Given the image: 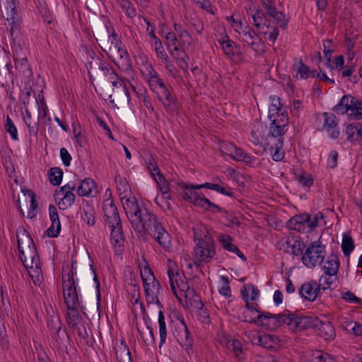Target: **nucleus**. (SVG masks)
I'll return each instance as SVG.
<instances>
[{"instance_id": "47", "label": "nucleus", "mask_w": 362, "mask_h": 362, "mask_svg": "<svg viewBox=\"0 0 362 362\" xmlns=\"http://www.w3.org/2000/svg\"><path fill=\"white\" fill-rule=\"evenodd\" d=\"M293 70L296 71V78L307 79L309 78L310 69L302 59L298 62V64L293 66Z\"/></svg>"}, {"instance_id": "41", "label": "nucleus", "mask_w": 362, "mask_h": 362, "mask_svg": "<svg viewBox=\"0 0 362 362\" xmlns=\"http://www.w3.org/2000/svg\"><path fill=\"white\" fill-rule=\"evenodd\" d=\"M158 324L160 334L159 348H161V346L165 344L167 337V329L165 322L164 313L161 310H160L158 313Z\"/></svg>"}, {"instance_id": "44", "label": "nucleus", "mask_w": 362, "mask_h": 362, "mask_svg": "<svg viewBox=\"0 0 362 362\" xmlns=\"http://www.w3.org/2000/svg\"><path fill=\"white\" fill-rule=\"evenodd\" d=\"M47 311L48 315L49 316L47 318V328L50 330V332H52L53 330L57 329L59 327H62V322L61 321V319L57 315H54V311L52 310V308H51L52 315L49 313L48 310Z\"/></svg>"}, {"instance_id": "10", "label": "nucleus", "mask_w": 362, "mask_h": 362, "mask_svg": "<svg viewBox=\"0 0 362 362\" xmlns=\"http://www.w3.org/2000/svg\"><path fill=\"white\" fill-rule=\"evenodd\" d=\"M275 314H272L269 312H263V313H261L260 315H258L257 317H255L248 313L244 312L241 316H239V319L243 322L255 324L272 331L270 325L275 320Z\"/></svg>"}, {"instance_id": "51", "label": "nucleus", "mask_w": 362, "mask_h": 362, "mask_svg": "<svg viewBox=\"0 0 362 362\" xmlns=\"http://www.w3.org/2000/svg\"><path fill=\"white\" fill-rule=\"evenodd\" d=\"M4 128L6 132H8L10 134L13 140H18L17 128L13 124L12 119L9 117V116H7L6 117Z\"/></svg>"}, {"instance_id": "23", "label": "nucleus", "mask_w": 362, "mask_h": 362, "mask_svg": "<svg viewBox=\"0 0 362 362\" xmlns=\"http://www.w3.org/2000/svg\"><path fill=\"white\" fill-rule=\"evenodd\" d=\"M181 322L182 325V330L178 333L177 340L180 345L185 347L186 352L189 354L190 351H192L193 339L191 337L189 330L185 323L184 320H182Z\"/></svg>"}, {"instance_id": "9", "label": "nucleus", "mask_w": 362, "mask_h": 362, "mask_svg": "<svg viewBox=\"0 0 362 362\" xmlns=\"http://www.w3.org/2000/svg\"><path fill=\"white\" fill-rule=\"evenodd\" d=\"M76 286L77 279H73L72 276L62 275V287L65 304L79 303Z\"/></svg>"}, {"instance_id": "14", "label": "nucleus", "mask_w": 362, "mask_h": 362, "mask_svg": "<svg viewBox=\"0 0 362 362\" xmlns=\"http://www.w3.org/2000/svg\"><path fill=\"white\" fill-rule=\"evenodd\" d=\"M262 6L267 14L272 18L280 28L286 29L288 21L285 18V15L282 12L276 10L273 0L262 1Z\"/></svg>"}, {"instance_id": "45", "label": "nucleus", "mask_w": 362, "mask_h": 362, "mask_svg": "<svg viewBox=\"0 0 362 362\" xmlns=\"http://www.w3.org/2000/svg\"><path fill=\"white\" fill-rule=\"evenodd\" d=\"M82 219L89 226H93L95 223V211L88 204L83 206Z\"/></svg>"}, {"instance_id": "18", "label": "nucleus", "mask_w": 362, "mask_h": 362, "mask_svg": "<svg viewBox=\"0 0 362 362\" xmlns=\"http://www.w3.org/2000/svg\"><path fill=\"white\" fill-rule=\"evenodd\" d=\"M324 123L322 129L326 131L329 136L332 139H336L339 136L340 132L338 127L337 117L332 113L324 112Z\"/></svg>"}, {"instance_id": "60", "label": "nucleus", "mask_w": 362, "mask_h": 362, "mask_svg": "<svg viewBox=\"0 0 362 362\" xmlns=\"http://www.w3.org/2000/svg\"><path fill=\"white\" fill-rule=\"evenodd\" d=\"M267 30H268L263 31L262 33L264 37H267L272 44H274L279 35V29L276 26H272L270 25L269 29Z\"/></svg>"}, {"instance_id": "53", "label": "nucleus", "mask_w": 362, "mask_h": 362, "mask_svg": "<svg viewBox=\"0 0 362 362\" xmlns=\"http://www.w3.org/2000/svg\"><path fill=\"white\" fill-rule=\"evenodd\" d=\"M221 280L223 284V286L218 289L219 293L226 298H230L231 296V290L229 286V278L226 276H222L221 277Z\"/></svg>"}, {"instance_id": "42", "label": "nucleus", "mask_w": 362, "mask_h": 362, "mask_svg": "<svg viewBox=\"0 0 362 362\" xmlns=\"http://www.w3.org/2000/svg\"><path fill=\"white\" fill-rule=\"evenodd\" d=\"M177 186L180 187L181 189H189L191 191H197V189L206 188L213 190V187L214 183L205 182L202 185H192L188 182H185L182 181H180L177 182Z\"/></svg>"}, {"instance_id": "4", "label": "nucleus", "mask_w": 362, "mask_h": 362, "mask_svg": "<svg viewBox=\"0 0 362 362\" xmlns=\"http://www.w3.org/2000/svg\"><path fill=\"white\" fill-rule=\"evenodd\" d=\"M325 257V246L321 240L312 242L306 248L304 254L301 257L303 264L308 268H314L320 265L324 261Z\"/></svg>"}, {"instance_id": "49", "label": "nucleus", "mask_w": 362, "mask_h": 362, "mask_svg": "<svg viewBox=\"0 0 362 362\" xmlns=\"http://www.w3.org/2000/svg\"><path fill=\"white\" fill-rule=\"evenodd\" d=\"M116 357L118 362H133L130 350L127 344L117 351Z\"/></svg>"}, {"instance_id": "31", "label": "nucleus", "mask_w": 362, "mask_h": 362, "mask_svg": "<svg viewBox=\"0 0 362 362\" xmlns=\"http://www.w3.org/2000/svg\"><path fill=\"white\" fill-rule=\"evenodd\" d=\"M111 228L110 239L112 244L115 246L121 247L124 242V236L122 228V223L118 225L114 224V226H110Z\"/></svg>"}, {"instance_id": "56", "label": "nucleus", "mask_w": 362, "mask_h": 362, "mask_svg": "<svg viewBox=\"0 0 362 362\" xmlns=\"http://www.w3.org/2000/svg\"><path fill=\"white\" fill-rule=\"evenodd\" d=\"M76 196L74 193L69 194V196L64 198V200H60L58 202V206L60 210H65L71 207L74 203Z\"/></svg>"}, {"instance_id": "8", "label": "nucleus", "mask_w": 362, "mask_h": 362, "mask_svg": "<svg viewBox=\"0 0 362 362\" xmlns=\"http://www.w3.org/2000/svg\"><path fill=\"white\" fill-rule=\"evenodd\" d=\"M194 262L199 266L203 262L208 263L216 255L215 241L199 243L194 249Z\"/></svg>"}, {"instance_id": "5", "label": "nucleus", "mask_w": 362, "mask_h": 362, "mask_svg": "<svg viewBox=\"0 0 362 362\" xmlns=\"http://www.w3.org/2000/svg\"><path fill=\"white\" fill-rule=\"evenodd\" d=\"M109 37H111V47L109 49L113 52H117L119 57V61L118 62H115V64L126 72L132 71V62L129 55L124 47L117 33L113 29Z\"/></svg>"}, {"instance_id": "15", "label": "nucleus", "mask_w": 362, "mask_h": 362, "mask_svg": "<svg viewBox=\"0 0 362 362\" xmlns=\"http://www.w3.org/2000/svg\"><path fill=\"white\" fill-rule=\"evenodd\" d=\"M182 190L181 196L185 201L192 203L195 206L206 210V208L210 203V200L206 198L203 193H199L197 191H191L189 189Z\"/></svg>"}, {"instance_id": "40", "label": "nucleus", "mask_w": 362, "mask_h": 362, "mask_svg": "<svg viewBox=\"0 0 362 362\" xmlns=\"http://www.w3.org/2000/svg\"><path fill=\"white\" fill-rule=\"evenodd\" d=\"M150 37L152 39L153 45L154 46L156 55L160 59H165L167 57V53L165 52L161 40L158 38L153 31H150L148 33Z\"/></svg>"}, {"instance_id": "55", "label": "nucleus", "mask_w": 362, "mask_h": 362, "mask_svg": "<svg viewBox=\"0 0 362 362\" xmlns=\"http://www.w3.org/2000/svg\"><path fill=\"white\" fill-rule=\"evenodd\" d=\"M297 180L303 187H310L313 185L312 175L305 173L300 174L297 177Z\"/></svg>"}, {"instance_id": "17", "label": "nucleus", "mask_w": 362, "mask_h": 362, "mask_svg": "<svg viewBox=\"0 0 362 362\" xmlns=\"http://www.w3.org/2000/svg\"><path fill=\"white\" fill-rule=\"evenodd\" d=\"M322 286V283L317 284L315 281H310L301 285L298 291L299 294L303 298L314 301L317 298Z\"/></svg>"}, {"instance_id": "43", "label": "nucleus", "mask_w": 362, "mask_h": 362, "mask_svg": "<svg viewBox=\"0 0 362 362\" xmlns=\"http://www.w3.org/2000/svg\"><path fill=\"white\" fill-rule=\"evenodd\" d=\"M251 292V296H249L250 300H256L259 296V291L257 287L252 284H246L243 286L240 290L242 298L243 295H248V293Z\"/></svg>"}, {"instance_id": "63", "label": "nucleus", "mask_w": 362, "mask_h": 362, "mask_svg": "<svg viewBox=\"0 0 362 362\" xmlns=\"http://www.w3.org/2000/svg\"><path fill=\"white\" fill-rule=\"evenodd\" d=\"M115 182L117 184V190L119 192H122L123 193L127 192L129 188V184L127 183L126 179L119 175H117L115 178Z\"/></svg>"}, {"instance_id": "28", "label": "nucleus", "mask_w": 362, "mask_h": 362, "mask_svg": "<svg viewBox=\"0 0 362 362\" xmlns=\"http://www.w3.org/2000/svg\"><path fill=\"white\" fill-rule=\"evenodd\" d=\"M17 243L19 253L23 255V251L36 247L30 235L25 230H23L21 236L17 235Z\"/></svg>"}, {"instance_id": "32", "label": "nucleus", "mask_w": 362, "mask_h": 362, "mask_svg": "<svg viewBox=\"0 0 362 362\" xmlns=\"http://www.w3.org/2000/svg\"><path fill=\"white\" fill-rule=\"evenodd\" d=\"M252 18L253 19V25L256 28L261 29L266 27L267 29H269V21L267 18L265 13L262 10L257 8L254 13L252 14Z\"/></svg>"}, {"instance_id": "50", "label": "nucleus", "mask_w": 362, "mask_h": 362, "mask_svg": "<svg viewBox=\"0 0 362 362\" xmlns=\"http://www.w3.org/2000/svg\"><path fill=\"white\" fill-rule=\"evenodd\" d=\"M219 150L223 156H228L232 158L235 150L236 146L228 141H221L219 143Z\"/></svg>"}, {"instance_id": "64", "label": "nucleus", "mask_w": 362, "mask_h": 362, "mask_svg": "<svg viewBox=\"0 0 362 362\" xmlns=\"http://www.w3.org/2000/svg\"><path fill=\"white\" fill-rule=\"evenodd\" d=\"M124 13L130 18L136 16V10L131 1L120 6Z\"/></svg>"}, {"instance_id": "38", "label": "nucleus", "mask_w": 362, "mask_h": 362, "mask_svg": "<svg viewBox=\"0 0 362 362\" xmlns=\"http://www.w3.org/2000/svg\"><path fill=\"white\" fill-rule=\"evenodd\" d=\"M75 332L81 339V341H83L86 346L89 347L93 346L95 339L93 335L90 337L89 336L85 323H82Z\"/></svg>"}, {"instance_id": "11", "label": "nucleus", "mask_w": 362, "mask_h": 362, "mask_svg": "<svg viewBox=\"0 0 362 362\" xmlns=\"http://www.w3.org/2000/svg\"><path fill=\"white\" fill-rule=\"evenodd\" d=\"M155 92L167 112L173 113L177 110L178 104L176 97L170 93L165 85L160 86Z\"/></svg>"}, {"instance_id": "35", "label": "nucleus", "mask_w": 362, "mask_h": 362, "mask_svg": "<svg viewBox=\"0 0 362 362\" xmlns=\"http://www.w3.org/2000/svg\"><path fill=\"white\" fill-rule=\"evenodd\" d=\"M194 232V240L196 243V245L199 243H204V241L206 242H212L214 241L212 236H211L205 228V226H197L193 228Z\"/></svg>"}, {"instance_id": "22", "label": "nucleus", "mask_w": 362, "mask_h": 362, "mask_svg": "<svg viewBox=\"0 0 362 362\" xmlns=\"http://www.w3.org/2000/svg\"><path fill=\"white\" fill-rule=\"evenodd\" d=\"M313 329L317 330L319 334L327 340L332 339L335 336V330L331 322L327 320L322 321L318 317L315 320Z\"/></svg>"}, {"instance_id": "46", "label": "nucleus", "mask_w": 362, "mask_h": 362, "mask_svg": "<svg viewBox=\"0 0 362 362\" xmlns=\"http://www.w3.org/2000/svg\"><path fill=\"white\" fill-rule=\"evenodd\" d=\"M48 175L49 181L53 185L59 186L60 185L63 177V171L62 169L57 167L51 168Z\"/></svg>"}, {"instance_id": "21", "label": "nucleus", "mask_w": 362, "mask_h": 362, "mask_svg": "<svg viewBox=\"0 0 362 362\" xmlns=\"http://www.w3.org/2000/svg\"><path fill=\"white\" fill-rule=\"evenodd\" d=\"M160 290L161 286L159 281H157L156 279L154 280L151 281V282L148 283V293H146V291H144L148 305L155 303L159 308H163V306L162 305L158 299V295L160 293Z\"/></svg>"}, {"instance_id": "13", "label": "nucleus", "mask_w": 362, "mask_h": 362, "mask_svg": "<svg viewBox=\"0 0 362 362\" xmlns=\"http://www.w3.org/2000/svg\"><path fill=\"white\" fill-rule=\"evenodd\" d=\"M103 209L105 222L109 226H114V224L118 225L121 223L119 212L113 199L109 198L104 200Z\"/></svg>"}, {"instance_id": "34", "label": "nucleus", "mask_w": 362, "mask_h": 362, "mask_svg": "<svg viewBox=\"0 0 362 362\" xmlns=\"http://www.w3.org/2000/svg\"><path fill=\"white\" fill-rule=\"evenodd\" d=\"M154 180L158 184L159 189L161 192L162 199L170 200L172 199V194L170 189V185L167 180L165 178L163 174H159L158 178H155Z\"/></svg>"}, {"instance_id": "30", "label": "nucleus", "mask_w": 362, "mask_h": 362, "mask_svg": "<svg viewBox=\"0 0 362 362\" xmlns=\"http://www.w3.org/2000/svg\"><path fill=\"white\" fill-rule=\"evenodd\" d=\"M79 303H73V304H66L67 311L66 313L65 319L66 324L75 322L78 321H83V317L80 315L77 308Z\"/></svg>"}, {"instance_id": "19", "label": "nucleus", "mask_w": 362, "mask_h": 362, "mask_svg": "<svg viewBox=\"0 0 362 362\" xmlns=\"http://www.w3.org/2000/svg\"><path fill=\"white\" fill-rule=\"evenodd\" d=\"M49 215L52 224L45 230V234L50 238H57L61 231V223L57 209L53 204L49 206Z\"/></svg>"}, {"instance_id": "62", "label": "nucleus", "mask_w": 362, "mask_h": 362, "mask_svg": "<svg viewBox=\"0 0 362 362\" xmlns=\"http://www.w3.org/2000/svg\"><path fill=\"white\" fill-rule=\"evenodd\" d=\"M147 169L150 171L153 179L156 178V175L158 177L159 174H162L153 157H151L147 163Z\"/></svg>"}, {"instance_id": "59", "label": "nucleus", "mask_w": 362, "mask_h": 362, "mask_svg": "<svg viewBox=\"0 0 362 362\" xmlns=\"http://www.w3.org/2000/svg\"><path fill=\"white\" fill-rule=\"evenodd\" d=\"M178 37L180 39V42L182 48H188L192 45V37L189 33L186 30H182L180 33L178 34Z\"/></svg>"}, {"instance_id": "25", "label": "nucleus", "mask_w": 362, "mask_h": 362, "mask_svg": "<svg viewBox=\"0 0 362 362\" xmlns=\"http://www.w3.org/2000/svg\"><path fill=\"white\" fill-rule=\"evenodd\" d=\"M218 240L224 250L236 254L242 260L245 261L247 259L244 254L233 243V238L230 235L221 234L219 235Z\"/></svg>"}, {"instance_id": "58", "label": "nucleus", "mask_w": 362, "mask_h": 362, "mask_svg": "<svg viewBox=\"0 0 362 362\" xmlns=\"http://www.w3.org/2000/svg\"><path fill=\"white\" fill-rule=\"evenodd\" d=\"M357 126H359V122H355L349 124L346 126V133L347 134V140L350 142L356 141L357 139H355L356 131L357 130Z\"/></svg>"}, {"instance_id": "16", "label": "nucleus", "mask_w": 362, "mask_h": 362, "mask_svg": "<svg viewBox=\"0 0 362 362\" xmlns=\"http://www.w3.org/2000/svg\"><path fill=\"white\" fill-rule=\"evenodd\" d=\"M19 257L27 269L34 267L37 270L40 269V258L36 247L24 250L23 255L19 253Z\"/></svg>"}, {"instance_id": "54", "label": "nucleus", "mask_w": 362, "mask_h": 362, "mask_svg": "<svg viewBox=\"0 0 362 362\" xmlns=\"http://www.w3.org/2000/svg\"><path fill=\"white\" fill-rule=\"evenodd\" d=\"M25 123L28 129L30 140H32L33 138L36 139L39 130V118L36 121H26Z\"/></svg>"}, {"instance_id": "12", "label": "nucleus", "mask_w": 362, "mask_h": 362, "mask_svg": "<svg viewBox=\"0 0 362 362\" xmlns=\"http://www.w3.org/2000/svg\"><path fill=\"white\" fill-rule=\"evenodd\" d=\"M218 42L221 45L222 50L229 59L234 60L235 58L238 59L243 58L240 46L230 40L226 34L218 39Z\"/></svg>"}, {"instance_id": "2", "label": "nucleus", "mask_w": 362, "mask_h": 362, "mask_svg": "<svg viewBox=\"0 0 362 362\" xmlns=\"http://www.w3.org/2000/svg\"><path fill=\"white\" fill-rule=\"evenodd\" d=\"M317 317L303 315L298 312L286 310L284 313L275 315V320L270 325L272 331H276L284 325L293 332H300L308 329H314Z\"/></svg>"}, {"instance_id": "57", "label": "nucleus", "mask_w": 362, "mask_h": 362, "mask_svg": "<svg viewBox=\"0 0 362 362\" xmlns=\"http://www.w3.org/2000/svg\"><path fill=\"white\" fill-rule=\"evenodd\" d=\"M13 60H19L27 57L26 49L24 46L21 45H14L13 47Z\"/></svg>"}, {"instance_id": "27", "label": "nucleus", "mask_w": 362, "mask_h": 362, "mask_svg": "<svg viewBox=\"0 0 362 362\" xmlns=\"http://www.w3.org/2000/svg\"><path fill=\"white\" fill-rule=\"evenodd\" d=\"M339 260L338 256L334 253L329 255L323 267L325 274L332 276L337 275L339 268Z\"/></svg>"}, {"instance_id": "1", "label": "nucleus", "mask_w": 362, "mask_h": 362, "mask_svg": "<svg viewBox=\"0 0 362 362\" xmlns=\"http://www.w3.org/2000/svg\"><path fill=\"white\" fill-rule=\"evenodd\" d=\"M126 214L139 239L147 240L149 234L165 250L171 247V236L158 221L157 217L146 208L139 206L134 196L127 195L121 199Z\"/></svg>"}, {"instance_id": "37", "label": "nucleus", "mask_w": 362, "mask_h": 362, "mask_svg": "<svg viewBox=\"0 0 362 362\" xmlns=\"http://www.w3.org/2000/svg\"><path fill=\"white\" fill-rule=\"evenodd\" d=\"M95 187V181L92 178H86L82 180L81 185L78 186L77 193L81 197H88Z\"/></svg>"}, {"instance_id": "26", "label": "nucleus", "mask_w": 362, "mask_h": 362, "mask_svg": "<svg viewBox=\"0 0 362 362\" xmlns=\"http://www.w3.org/2000/svg\"><path fill=\"white\" fill-rule=\"evenodd\" d=\"M284 141V139H280L268 144L272 158L276 162L283 160L285 157V151L283 149Z\"/></svg>"}, {"instance_id": "3", "label": "nucleus", "mask_w": 362, "mask_h": 362, "mask_svg": "<svg viewBox=\"0 0 362 362\" xmlns=\"http://www.w3.org/2000/svg\"><path fill=\"white\" fill-rule=\"evenodd\" d=\"M332 110L337 114H347L351 119H362V98H356L351 95H344Z\"/></svg>"}, {"instance_id": "48", "label": "nucleus", "mask_w": 362, "mask_h": 362, "mask_svg": "<svg viewBox=\"0 0 362 362\" xmlns=\"http://www.w3.org/2000/svg\"><path fill=\"white\" fill-rule=\"evenodd\" d=\"M341 249L344 255L346 257H349L350 254L354 249V243L353 238L348 235H344L342 243H341Z\"/></svg>"}, {"instance_id": "36", "label": "nucleus", "mask_w": 362, "mask_h": 362, "mask_svg": "<svg viewBox=\"0 0 362 362\" xmlns=\"http://www.w3.org/2000/svg\"><path fill=\"white\" fill-rule=\"evenodd\" d=\"M96 64L98 65V69L103 72L105 76H110V79L113 80L118 78L112 66L103 58L96 57Z\"/></svg>"}, {"instance_id": "61", "label": "nucleus", "mask_w": 362, "mask_h": 362, "mask_svg": "<svg viewBox=\"0 0 362 362\" xmlns=\"http://www.w3.org/2000/svg\"><path fill=\"white\" fill-rule=\"evenodd\" d=\"M292 254L295 256H303L305 244L300 240H296L291 245Z\"/></svg>"}, {"instance_id": "52", "label": "nucleus", "mask_w": 362, "mask_h": 362, "mask_svg": "<svg viewBox=\"0 0 362 362\" xmlns=\"http://www.w3.org/2000/svg\"><path fill=\"white\" fill-rule=\"evenodd\" d=\"M271 339V334H259L257 337V341L254 343L259 344L265 349H274L273 342H272Z\"/></svg>"}, {"instance_id": "6", "label": "nucleus", "mask_w": 362, "mask_h": 362, "mask_svg": "<svg viewBox=\"0 0 362 362\" xmlns=\"http://www.w3.org/2000/svg\"><path fill=\"white\" fill-rule=\"evenodd\" d=\"M165 44L170 54L175 57L178 62H182L185 64V66L182 64H180V67L182 69L188 68L187 63L189 59V57L186 54L184 48H182L181 42L178 40L175 34L173 32H168L165 36Z\"/></svg>"}, {"instance_id": "33", "label": "nucleus", "mask_w": 362, "mask_h": 362, "mask_svg": "<svg viewBox=\"0 0 362 362\" xmlns=\"http://www.w3.org/2000/svg\"><path fill=\"white\" fill-rule=\"evenodd\" d=\"M286 120L281 124H277L276 121L272 120L269 127V136L272 141L277 139H284V134L285 133Z\"/></svg>"}, {"instance_id": "7", "label": "nucleus", "mask_w": 362, "mask_h": 362, "mask_svg": "<svg viewBox=\"0 0 362 362\" xmlns=\"http://www.w3.org/2000/svg\"><path fill=\"white\" fill-rule=\"evenodd\" d=\"M1 14L6 22L7 29L13 37L21 25V20L16 11V0L6 1L4 9L1 10Z\"/></svg>"}, {"instance_id": "24", "label": "nucleus", "mask_w": 362, "mask_h": 362, "mask_svg": "<svg viewBox=\"0 0 362 362\" xmlns=\"http://www.w3.org/2000/svg\"><path fill=\"white\" fill-rule=\"evenodd\" d=\"M50 335L54 341V346L61 349L63 347L66 348V342L70 345L71 341L66 330L59 327L57 329L51 332Z\"/></svg>"}, {"instance_id": "20", "label": "nucleus", "mask_w": 362, "mask_h": 362, "mask_svg": "<svg viewBox=\"0 0 362 362\" xmlns=\"http://www.w3.org/2000/svg\"><path fill=\"white\" fill-rule=\"evenodd\" d=\"M310 214H300L295 215L287 222V227L290 230H294L303 233L308 226L309 228Z\"/></svg>"}, {"instance_id": "39", "label": "nucleus", "mask_w": 362, "mask_h": 362, "mask_svg": "<svg viewBox=\"0 0 362 362\" xmlns=\"http://www.w3.org/2000/svg\"><path fill=\"white\" fill-rule=\"evenodd\" d=\"M144 262L146 265L144 267L143 269H141V277L142 279L144 291H146V293H148V283L151 282V281L154 280L156 278L154 276L153 271L149 267L147 262L146 261Z\"/></svg>"}, {"instance_id": "29", "label": "nucleus", "mask_w": 362, "mask_h": 362, "mask_svg": "<svg viewBox=\"0 0 362 362\" xmlns=\"http://www.w3.org/2000/svg\"><path fill=\"white\" fill-rule=\"evenodd\" d=\"M16 69L23 77L30 81L33 78V71L28 63L27 57L14 61Z\"/></svg>"}]
</instances>
